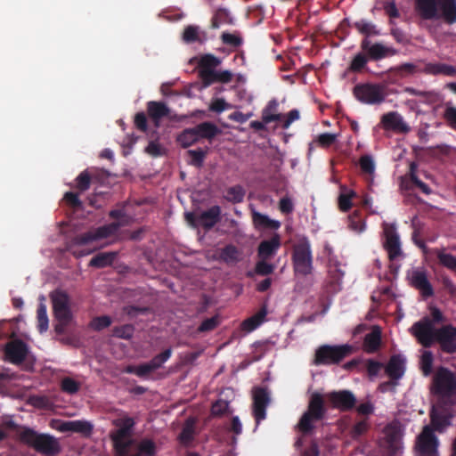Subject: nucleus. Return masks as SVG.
I'll use <instances>...</instances> for the list:
<instances>
[{
	"label": "nucleus",
	"mask_w": 456,
	"mask_h": 456,
	"mask_svg": "<svg viewBox=\"0 0 456 456\" xmlns=\"http://www.w3.org/2000/svg\"><path fill=\"white\" fill-rule=\"evenodd\" d=\"M37 329L40 333L48 330V317L46 313V305L40 303L37 310Z\"/></svg>",
	"instance_id": "45"
},
{
	"label": "nucleus",
	"mask_w": 456,
	"mask_h": 456,
	"mask_svg": "<svg viewBox=\"0 0 456 456\" xmlns=\"http://www.w3.org/2000/svg\"><path fill=\"white\" fill-rule=\"evenodd\" d=\"M199 141L194 127L184 129L178 136L177 142L183 148H188Z\"/></svg>",
	"instance_id": "38"
},
{
	"label": "nucleus",
	"mask_w": 456,
	"mask_h": 456,
	"mask_svg": "<svg viewBox=\"0 0 456 456\" xmlns=\"http://www.w3.org/2000/svg\"><path fill=\"white\" fill-rule=\"evenodd\" d=\"M274 269V265L267 263V260L259 259L255 265L254 272L257 275L266 276L272 274Z\"/></svg>",
	"instance_id": "50"
},
{
	"label": "nucleus",
	"mask_w": 456,
	"mask_h": 456,
	"mask_svg": "<svg viewBox=\"0 0 456 456\" xmlns=\"http://www.w3.org/2000/svg\"><path fill=\"white\" fill-rule=\"evenodd\" d=\"M416 11L423 20L456 23V0H416Z\"/></svg>",
	"instance_id": "2"
},
{
	"label": "nucleus",
	"mask_w": 456,
	"mask_h": 456,
	"mask_svg": "<svg viewBox=\"0 0 456 456\" xmlns=\"http://www.w3.org/2000/svg\"><path fill=\"white\" fill-rule=\"evenodd\" d=\"M147 112L154 126L159 128L161 119L169 116L170 109L163 102L150 101L147 102Z\"/></svg>",
	"instance_id": "23"
},
{
	"label": "nucleus",
	"mask_w": 456,
	"mask_h": 456,
	"mask_svg": "<svg viewBox=\"0 0 456 456\" xmlns=\"http://www.w3.org/2000/svg\"><path fill=\"white\" fill-rule=\"evenodd\" d=\"M182 39L186 44H204L208 40V34L197 25H188L183 29Z\"/></svg>",
	"instance_id": "26"
},
{
	"label": "nucleus",
	"mask_w": 456,
	"mask_h": 456,
	"mask_svg": "<svg viewBox=\"0 0 456 456\" xmlns=\"http://www.w3.org/2000/svg\"><path fill=\"white\" fill-rule=\"evenodd\" d=\"M370 428V424L367 419H362L354 423L350 431L349 435L353 440H359Z\"/></svg>",
	"instance_id": "44"
},
{
	"label": "nucleus",
	"mask_w": 456,
	"mask_h": 456,
	"mask_svg": "<svg viewBox=\"0 0 456 456\" xmlns=\"http://www.w3.org/2000/svg\"><path fill=\"white\" fill-rule=\"evenodd\" d=\"M55 318L61 325H67L71 318L69 295L61 289L53 291L50 295Z\"/></svg>",
	"instance_id": "13"
},
{
	"label": "nucleus",
	"mask_w": 456,
	"mask_h": 456,
	"mask_svg": "<svg viewBox=\"0 0 456 456\" xmlns=\"http://www.w3.org/2000/svg\"><path fill=\"white\" fill-rule=\"evenodd\" d=\"M270 403V395L265 387H257L253 390V416L256 426L266 417V408Z\"/></svg>",
	"instance_id": "16"
},
{
	"label": "nucleus",
	"mask_w": 456,
	"mask_h": 456,
	"mask_svg": "<svg viewBox=\"0 0 456 456\" xmlns=\"http://www.w3.org/2000/svg\"><path fill=\"white\" fill-rule=\"evenodd\" d=\"M443 117L448 126L456 130V107L452 106L450 103H446Z\"/></svg>",
	"instance_id": "55"
},
{
	"label": "nucleus",
	"mask_w": 456,
	"mask_h": 456,
	"mask_svg": "<svg viewBox=\"0 0 456 456\" xmlns=\"http://www.w3.org/2000/svg\"><path fill=\"white\" fill-rule=\"evenodd\" d=\"M232 19L230 16L229 12L226 9L219 8L217 9L210 22V28L213 29L218 28L223 24H232Z\"/></svg>",
	"instance_id": "36"
},
{
	"label": "nucleus",
	"mask_w": 456,
	"mask_h": 456,
	"mask_svg": "<svg viewBox=\"0 0 456 456\" xmlns=\"http://www.w3.org/2000/svg\"><path fill=\"white\" fill-rule=\"evenodd\" d=\"M348 227L360 233L365 230V223L360 216L354 215L349 217Z\"/></svg>",
	"instance_id": "60"
},
{
	"label": "nucleus",
	"mask_w": 456,
	"mask_h": 456,
	"mask_svg": "<svg viewBox=\"0 0 456 456\" xmlns=\"http://www.w3.org/2000/svg\"><path fill=\"white\" fill-rule=\"evenodd\" d=\"M19 440L44 456H56L61 451L59 440L52 435L38 433L23 427L18 434Z\"/></svg>",
	"instance_id": "4"
},
{
	"label": "nucleus",
	"mask_w": 456,
	"mask_h": 456,
	"mask_svg": "<svg viewBox=\"0 0 456 456\" xmlns=\"http://www.w3.org/2000/svg\"><path fill=\"white\" fill-rule=\"evenodd\" d=\"M429 342L418 339V342L424 347L428 348L434 343H437L442 352L453 354H456V327L452 324H445L437 328L429 335Z\"/></svg>",
	"instance_id": "7"
},
{
	"label": "nucleus",
	"mask_w": 456,
	"mask_h": 456,
	"mask_svg": "<svg viewBox=\"0 0 456 456\" xmlns=\"http://www.w3.org/2000/svg\"><path fill=\"white\" fill-rule=\"evenodd\" d=\"M381 123L386 130H392L396 133L407 134L411 130L403 117L396 111L384 114L381 118Z\"/></svg>",
	"instance_id": "21"
},
{
	"label": "nucleus",
	"mask_w": 456,
	"mask_h": 456,
	"mask_svg": "<svg viewBox=\"0 0 456 456\" xmlns=\"http://www.w3.org/2000/svg\"><path fill=\"white\" fill-rule=\"evenodd\" d=\"M57 429L61 432H75L89 436L93 431V425L86 420L61 421Z\"/></svg>",
	"instance_id": "25"
},
{
	"label": "nucleus",
	"mask_w": 456,
	"mask_h": 456,
	"mask_svg": "<svg viewBox=\"0 0 456 456\" xmlns=\"http://www.w3.org/2000/svg\"><path fill=\"white\" fill-rule=\"evenodd\" d=\"M414 168H415V164L414 163H411V181L412 182V183L417 186L419 189H420V191L426 194V195H429L431 193V189L430 187L425 183L424 182H422L415 174H414Z\"/></svg>",
	"instance_id": "56"
},
{
	"label": "nucleus",
	"mask_w": 456,
	"mask_h": 456,
	"mask_svg": "<svg viewBox=\"0 0 456 456\" xmlns=\"http://www.w3.org/2000/svg\"><path fill=\"white\" fill-rule=\"evenodd\" d=\"M352 346H321L316 351L314 359V365H330L340 362L352 353Z\"/></svg>",
	"instance_id": "9"
},
{
	"label": "nucleus",
	"mask_w": 456,
	"mask_h": 456,
	"mask_svg": "<svg viewBox=\"0 0 456 456\" xmlns=\"http://www.w3.org/2000/svg\"><path fill=\"white\" fill-rule=\"evenodd\" d=\"M430 417V426L434 429V433L439 432L444 433L446 428L451 426V419L452 418V414L449 411V409L439 406L433 407L429 413Z\"/></svg>",
	"instance_id": "19"
},
{
	"label": "nucleus",
	"mask_w": 456,
	"mask_h": 456,
	"mask_svg": "<svg viewBox=\"0 0 456 456\" xmlns=\"http://www.w3.org/2000/svg\"><path fill=\"white\" fill-rule=\"evenodd\" d=\"M188 221L195 222L197 225L203 227L208 231L212 229L221 219V208L219 206H213L206 211H203L196 218L193 214L189 213L186 215Z\"/></svg>",
	"instance_id": "18"
},
{
	"label": "nucleus",
	"mask_w": 456,
	"mask_h": 456,
	"mask_svg": "<svg viewBox=\"0 0 456 456\" xmlns=\"http://www.w3.org/2000/svg\"><path fill=\"white\" fill-rule=\"evenodd\" d=\"M439 439L434 433L433 428L424 426L416 438V454L417 456H439Z\"/></svg>",
	"instance_id": "11"
},
{
	"label": "nucleus",
	"mask_w": 456,
	"mask_h": 456,
	"mask_svg": "<svg viewBox=\"0 0 456 456\" xmlns=\"http://www.w3.org/2000/svg\"><path fill=\"white\" fill-rule=\"evenodd\" d=\"M405 92L411 95L419 96L423 99V102L431 104L436 101L437 94L430 91H421L413 87H406Z\"/></svg>",
	"instance_id": "46"
},
{
	"label": "nucleus",
	"mask_w": 456,
	"mask_h": 456,
	"mask_svg": "<svg viewBox=\"0 0 456 456\" xmlns=\"http://www.w3.org/2000/svg\"><path fill=\"white\" fill-rule=\"evenodd\" d=\"M222 60L212 54L205 53L200 56L197 68L203 87H208L215 83L228 84L232 80L233 74L230 70H217Z\"/></svg>",
	"instance_id": "3"
},
{
	"label": "nucleus",
	"mask_w": 456,
	"mask_h": 456,
	"mask_svg": "<svg viewBox=\"0 0 456 456\" xmlns=\"http://www.w3.org/2000/svg\"><path fill=\"white\" fill-rule=\"evenodd\" d=\"M384 248L391 261L395 260L402 255L399 235L394 224H384Z\"/></svg>",
	"instance_id": "17"
},
{
	"label": "nucleus",
	"mask_w": 456,
	"mask_h": 456,
	"mask_svg": "<svg viewBox=\"0 0 456 456\" xmlns=\"http://www.w3.org/2000/svg\"><path fill=\"white\" fill-rule=\"evenodd\" d=\"M353 94L360 102L369 105L382 103L386 97V86L381 84L362 83L353 89Z\"/></svg>",
	"instance_id": "10"
},
{
	"label": "nucleus",
	"mask_w": 456,
	"mask_h": 456,
	"mask_svg": "<svg viewBox=\"0 0 456 456\" xmlns=\"http://www.w3.org/2000/svg\"><path fill=\"white\" fill-rule=\"evenodd\" d=\"M124 372L134 374L142 379H146L152 372V370L148 362H146L140 365H127L124 369Z\"/></svg>",
	"instance_id": "43"
},
{
	"label": "nucleus",
	"mask_w": 456,
	"mask_h": 456,
	"mask_svg": "<svg viewBox=\"0 0 456 456\" xmlns=\"http://www.w3.org/2000/svg\"><path fill=\"white\" fill-rule=\"evenodd\" d=\"M94 177L91 170L82 171L75 179V188L80 192H84L90 188L93 178Z\"/></svg>",
	"instance_id": "37"
},
{
	"label": "nucleus",
	"mask_w": 456,
	"mask_h": 456,
	"mask_svg": "<svg viewBox=\"0 0 456 456\" xmlns=\"http://www.w3.org/2000/svg\"><path fill=\"white\" fill-rule=\"evenodd\" d=\"M326 413L325 395L314 392L311 395L307 411L304 412L297 425L298 430L305 435L311 433L314 428V421L323 419Z\"/></svg>",
	"instance_id": "6"
},
{
	"label": "nucleus",
	"mask_w": 456,
	"mask_h": 456,
	"mask_svg": "<svg viewBox=\"0 0 456 456\" xmlns=\"http://www.w3.org/2000/svg\"><path fill=\"white\" fill-rule=\"evenodd\" d=\"M219 259L227 265L235 264L240 260V252L236 246L228 244L220 249Z\"/></svg>",
	"instance_id": "33"
},
{
	"label": "nucleus",
	"mask_w": 456,
	"mask_h": 456,
	"mask_svg": "<svg viewBox=\"0 0 456 456\" xmlns=\"http://www.w3.org/2000/svg\"><path fill=\"white\" fill-rule=\"evenodd\" d=\"M381 346V330L379 326H373L371 331L365 335L363 349L368 354L376 353Z\"/></svg>",
	"instance_id": "27"
},
{
	"label": "nucleus",
	"mask_w": 456,
	"mask_h": 456,
	"mask_svg": "<svg viewBox=\"0 0 456 456\" xmlns=\"http://www.w3.org/2000/svg\"><path fill=\"white\" fill-rule=\"evenodd\" d=\"M404 359L401 355H392L385 368L386 374L390 378V379L397 381L404 374Z\"/></svg>",
	"instance_id": "24"
},
{
	"label": "nucleus",
	"mask_w": 456,
	"mask_h": 456,
	"mask_svg": "<svg viewBox=\"0 0 456 456\" xmlns=\"http://www.w3.org/2000/svg\"><path fill=\"white\" fill-rule=\"evenodd\" d=\"M281 247V236L274 233L271 239L262 240L257 248L259 259L269 260L277 253Z\"/></svg>",
	"instance_id": "22"
},
{
	"label": "nucleus",
	"mask_w": 456,
	"mask_h": 456,
	"mask_svg": "<svg viewBox=\"0 0 456 456\" xmlns=\"http://www.w3.org/2000/svg\"><path fill=\"white\" fill-rule=\"evenodd\" d=\"M220 324V319L218 315H215L211 318L205 319L200 325L198 327L197 330L200 333L208 332L214 330Z\"/></svg>",
	"instance_id": "51"
},
{
	"label": "nucleus",
	"mask_w": 456,
	"mask_h": 456,
	"mask_svg": "<svg viewBox=\"0 0 456 456\" xmlns=\"http://www.w3.org/2000/svg\"><path fill=\"white\" fill-rule=\"evenodd\" d=\"M172 354V349L167 348L164 350L162 353L155 355L149 362V366L151 370L154 371L159 369L170 357Z\"/></svg>",
	"instance_id": "47"
},
{
	"label": "nucleus",
	"mask_w": 456,
	"mask_h": 456,
	"mask_svg": "<svg viewBox=\"0 0 456 456\" xmlns=\"http://www.w3.org/2000/svg\"><path fill=\"white\" fill-rule=\"evenodd\" d=\"M111 322V318L108 315L97 316L91 321L90 327L94 330L100 331L110 326Z\"/></svg>",
	"instance_id": "52"
},
{
	"label": "nucleus",
	"mask_w": 456,
	"mask_h": 456,
	"mask_svg": "<svg viewBox=\"0 0 456 456\" xmlns=\"http://www.w3.org/2000/svg\"><path fill=\"white\" fill-rule=\"evenodd\" d=\"M134 332V327L132 324H124L121 326H116L112 330L114 337L123 339H130Z\"/></svg>",
	"instance_id": "48"
},
{
	"label": "nucleus",
	"mask_w": 456,
	"mask_h": 456,
	"mask_svg": "<svg viewBox=\"0 0 456 456\" xmlns=\"http://www.w3.org/2000/svg\"><path fill=\"white\" fill-rule=\"evenodd\" d=\"M188 155L191 157V164L200 167L203 165L205 157H206V151L202 149H197V150H189L187 151Z\"/></svg>",
	"instance_id": "54"
},
{
	"label": "nucleus",
	"mask_w": 456,
	"mask_h": 456,
	"mask_svg": "<svg viewBox=\"0 0 456 456\" xmlns=\"http://www.w3.org/2000/svg\"><path fill=\"white\" fill-rule=\"evenodd\" d=\"M369 57L363 53H358L351 61L349 69L353 72H361L362 69L366 66Z\"/></svg>",
	"instance_id": "49"
},
{
	"label": "nucleus",
	"mask_w": 456,
	"mask_h": 456,
	"mask_svg": "<svg viewBox=\"0 0 456 456\" xmlns=\"http://www.w3.org/2000/svg\"><path fill=\"white\" fill-rule=\"evenodd\" d=\"M116 426L120 429L125 430L128 434L132 435V429L135 424L134 420L131 417H126L116 420Z\"/></svg>",
	"instance_id": "64"
},
{
	"label": "nucleus",
	"mask_w": 456,
	"mask_h": 456,
	"mask_svg": "<svg viewBox=\"0 0 456 456\" xmlns=\"http://www.w3.org/2000/svg\"><path fill=\"white\" fill-rule=\"evenodd\" d=\"M353 27L365 37L379 36L380 34L373 23L365 20L355 21Z\"/></svg>",
	"instance_id": "40"
},
{
	"label": "nucleus",
	"mask_w": 456,
	"mask_h": 456,
	"mask_svg": "<svg viewBox=\"0 0 456 456\" xmlns=\"http://www.w3.org/2000/svg\"><path fill=\"white\" fill-rule=\"evenodd\" d=\"M4 354L6 358L14 364H20L28 354V348L20 339L10 341L5 345Z\"/></svg>",
	"instance_id": "20"
},
{
	"label": "nucleus",
	"mask_w": 456,
	"mask_h": 456,
	"mask_svg": "<svg viewBox=\"0 0 456 456\" xmlns=\"http://www.w3.org/2000/svg\"><path fill=\"white\" fill-rule=\"evenodd\" d=\"M266 315L267 305L264 304L256 314L242 322L241 329L247 332L255 330L265 322Z\"/></svg>",
	"instance_id": "28"
},
{
	"label": "nucleus",
	"mask_w": 456,
	"mask_h": 456,
	"mask_svg": "<svg viewBox=\"0 0 456 456\" xmlns=\"http://www.w3.org/2000/svg\"><path fill=\"white\" fill-rule=\"evenodd\" d=\"M337 141V134L323 133L318 135L316 142L322 148H329Z\"/></svg>",
	"instance_id": "59"
},
{
	"label": "nucleus",
	"mask_w": 456,
	"mask_h": 456,
	"mask_svg": "<svg viewBox=\"0 0 456 456\" xmlns=\"http://www.w3.org/2000/svg\"><path fill=\"white\" fill-rule=\"evenodd\" d=\"M116 256L117 254L114 252L99 253L90 260L89 265L96 268L111 265Z\"/></svg>",
	"instance_id": "35"
},
{
	"label": "nucleus",
	"mask_w": 456,
	"mask_h": 456,
	"mask_svg": "<svg viewBox=\"0 0 456 456\" xmlns=\"http://www.w3.org/2000/svg\"><path fill=\"white\" fill-rule=\"evenodd\" d=\"M429 311L431 317H423L416 322L410 329L411 333L417 340L421 339L426 341V343L429 342L430 333L437 330L435 325L445 322V317L439 308L433 305L429 307Z\"/></svg>",
	"instance_id": "8"
},
{
	"label": "nucleus",
	"mask_w": 456,
	"mask_h": 456,
	"mask_svg": "<svg viewBox=\"0 0 456 456\" xmlns=\"http://www.w3.org/2000/svg\"><path fill=\"white\" fill-rule=\"evenodd\" d=\"M220 39L222 43L225 45L231 46L233 49H237L243 44V38L241 37L240 32L235 31L233 33L230 32H223Z\"/></svg>",
	"instance_id": "39"
},
{
	"label": "nucleus",
	"mask_w": 456,
	"mask_h": 456,
	"mask_svg": "<svg viewBox=\"0 0 456 456\" xmlns=\"http://www.w3.org/2000/svg\"><path fill=\"white\" fill-rule=\"evenodd\" d=\"M410 285L419 291L424 299H428L435 295L431 282L428 280V273L425 269H414L410 275Z\"/></svg>",
	"instance_id": "15"
},
{
	"label": "nucleus",
	"mask_w": 456,
	"mask_h": 456,
	"mask_svg": "<svg viewBox=\"0 0 456 456\" xmlns=\"http://www.w3.org/2000/svg\"><path fill=\"white\" fill-rule=\"evenodd\" d=\"M97 240L94 232H88L76 236L73 240L77 245H86L92 241Z\"/></svg>",
	"instance_id": "63"
},
{
	"label": "nucleus",
	"mask_w": 456,
	"mask_h": 456,
	"mask_svg": "<svg viewBox=\"0 0 456 456\" xmlns=\"http://www.w3.org/2000/svg\"><path fill=\"white\" fill-rule=\"evenodd\" d=\"M194 129L196 131L198 139L204 138L210 140L219 133L218 127L215 124L208 121L197 125L194 126Z\"/></svg>",
	"instance_id": "34"
},
{
	"label": "nucleus",
	"mask_w": 456,
	"mask_h": 456,
	"mask_svg": "<svg viewBox=\"0 0 456 456\" xmlns=\"http://www.w3.org/2000/svg\"><path fill=\"white\" fill-rule=\"evenodd\" d=\"M62 391L69 394H75L79 389V384L70 378H64L61 381Z\"/></svg>",
	"instance_id": "62"
},
{
	"label": "nucleus",
	"mask_w": 456,
	"mask_h": 456,
	"mask_svg": "<svg viewBox=\"0 0 456 456\" xmlns=\"http://www.w3.org/2000/svg\"><path fill=\"white\" fill-rule=\"evenodd\" d=\"M291 261L296 274L307 276L313 273V252L311 242L307 237L302 236L293 244Z\"/></svg>",
	"instance_id": "5"
},
{
	"label": "nucleus",
	"mask_w": 456,
	"mask_h": 456,
	"mask_svg": "<svg viewBox=\"0 0 456 456\" xmlns=\"http://www.w3.org/2000/svg\"><path fill=\"white\" fill-rule=\"evenodd\" d=\"M252 221L254 226L260 229L278 230L281 227V223L277 220L269 218L268 216L259 213L257 211L252 212Z\"/></svg>",
	"instance_id": "29"
},
{
	"label": "nucleus",
	"mask_w": 456,
	"mask_h": 456,
	"mask_svg": "<svg viewBox=\"0 0 456 456\" xmlns=\"http://www.w3.org/2000/svg\"><path fill=\"white\" fill-rule=\"evenodd\" d=\"M194 438V428L192 426V424H186L180 435H179V439H180V442L185 445L189 444L190 443L192 442Z\"/></svg>",
	"instance_id": "57"
},
{
	"label": "nucleus",
	"mask_w": 456,
	"mask_h": 456,
	"mask_svg": "<svg viewBox=\"0 0 456 456\" xmlns=\"http://www.w3.org/2000/svg\"><path fill=\"white\" fill-rule=\"evenodd\" d=\"M443 289L452 297H456V285L447 274H442L439 278Z\"/></svg>",
	"instance_id": "58"
},
{
	"label": "nucleus",
	"mask_w": 456,
	"mask_h": 456,
	"mask_svg": "<svg viewBox=\"0 0 456 456\" xmlns=\"http://www.w3.org/2000/svg\"><path fill=\"white\" fill-rule=\"evenodd\" d=\"M119 226L120 224L116 222L100 226L94 231L95 236L97 240L109 238L117 233V232L119 229Z\"/></svg>",
	"instance_id": "42"
},
{
	"label": "nucleus",
	"mask_w": 456,
	"mask_h": 456,
	"mask_svg": "<svg viewBox=\"0 0 456 456\" xmlns=\"http://www.w3.org/2000/svg\"><path fill=\"white\" fill-rule=\"evenodd\" d=\"M245 197V190L241 185H234L227 189L225 200L232 203H240Z\"/></svg>",
	"instance_id": "41"
},
{
	"label": "nucleus",
	"mask_w": 456,
	"mask_h": 456,
	"mask_svg": "<svg viewBox=\"0 0 456 456\" xmlns=\"http://www.w3.org/2000/svg\"><path fill=\"white\" fill-rule=\"evenodd\" d=\"M434 393L442 397L456 395V376L445 367H440L433 379Z\"/></svg>",
	"instance_id": "12"
},
{
	"label": "nucleus",
	"mask_w": 456,
	"mask_h": 456,
	"mask_svg": "<svg viewBox=\"0 0 456 456\" xmlns=\"http://www.w3.org/2000/svg\"><path fill=\"white\" fill-rule=\"evenodd\" d=\"M396 53V50L393 47L386 46L381 43H375L372 44L367 55L370 61H379L389 56H394Z\"/></svg>",
	"instance_id": "30"
},
{
	"label": "nucleus",
	"mask_w": 456,
	"mask_h": 456,
	"mask_svg": "<svg viewBox=\"0 0 456 456\" xmlns=\"http://www.w3.org/2000/svg\"><path fill=\"white\" fill-rule=\"evenodd\" d=\"M325 399L331 408L340 411H348L355 407L356 397L349 390L331 391L325 395Z\"/></svg>",
	"instance_id": "14"
},
{
	"label": "nucleus",
	"mask_w": 456,
	"mask_h": 456,
	"mask_svg": "<svg viewBox=\"0 0 456 456\" xmlns=\"http://www.w3.org/2000/svg\"><path fill=\"white\" fill-rule=\"evenodd\" d=\"M361 169L366 174H372L375 169L374 162L370 155H363L359 160Z\"/></svg>",
	"instance_id": "61"
},
{
	"label": "nucleus",
	"mask_w": 456,
	"mask_h": 456,
	"mask_svg": "<svg viewBox=\"0 0 456 456\" xmlns=\"http://www.w3.org/2000/svg\"><path fill=\"white\" fill-rule=\"evenodd\" d=\"M433 354L430 351H425L421 355L420 364L421 370L425 376H428L432 371Z\"/></svg>",
	"instance_id": "53"
},
{
	"label": "nucleus",
	"mask_w": 456,
	"mask_h": 456,
	"mask_svg": "<svg viewBox=\"0 0 456 456\" xmlns=\"http://www.w3.org/2000/svg\"><path fill=\"white\" fill-rule=\"evenodd\" d=\"M110 437L118 456H155L157 453L156 444L151 439L138 441L119 428L111 433Z\"/></svg>",
	"instance_id": "1"
},
{
	"label": "nucleus",
	"mask_w": 456,
	"mask_h": 456,
	"mask_svg": "<svg viewBox=\"0 0 456 456\" xmlns=\"http://www.w3.org/2000/svg\"><path fill=\"white\" fill-rule=\"evenodd\" d=\"M424 72L429 75H444L448 77L456 76V68L446 63H427L424 68Z\"/></svg>",
	"instance_id": "31"
},
{
	"label": "nucleus",
	"mask_w": 456,
	"mask_h": 456,
	"mask_svg": "<svg viewBox=\"0 0 456 456\" xmlns=\"http://www.w3.org/2000/svg\"><path fill=\"white\" fill-rule=\"evenodd\" d=\"M433 253L442 266L456 274V256L446 252L445 248H435Z\"/></svg>",
	"instance_id": "32"
}]
</instances>
